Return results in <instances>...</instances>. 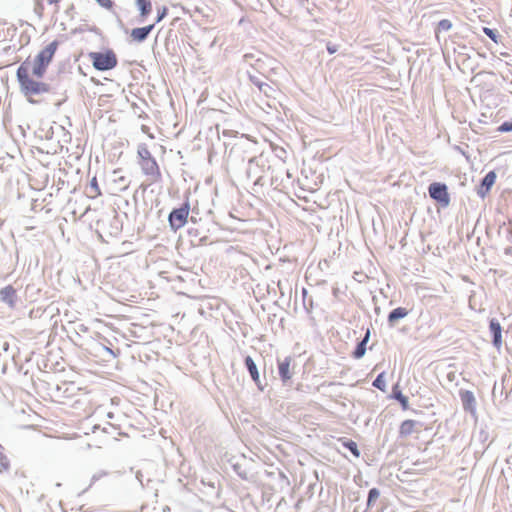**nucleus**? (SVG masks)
<instances>
[{"label":"nucleus","mask_w":512,"mask_h":512,"mask_svg":"<svg viewBox=\"0 0 512 512\" xmlns=\"http://www.w3.org/2000/svg\"><path fill=\"white\" fill-rule=\"evenodd\" d=\"M154 27L155 24H150L144 27L134 28L130 33V37L132 38L133 41L142 43L148 38L149 34L152 32Z\"/></svg>","instance_id":"4468645a"},{"label":"nucleus","mask_w":512,"mask_h":512,"mask_svg":"<svg viewBox=\"0 0 512 512\" xmlns=\"http://www.w3.org/2000/svg\"><path fill=\"white\" fill-rule=\"evenodd\" d=\"M100 348L103 349L104 351H106L109 355H111L113 358L116 357V353H114L113 350H111L110 348L104 346V345H100Z\"/></svg>","instance_id":"37998d69"},{"label":"nucleus","mask_w":512,"mask_h":512,"mask_svg":"<svg viewBox=\"0 0 512 512\" xmlns=\"http://www.w3.org/2000/svg\"><path fill=\"white\" fill-rule=\"evenodd\" d=\"M339 442L341 443L342 447L350 451L355 458L360 457L361 452L358 448L357 443L354 440L343 437L339 439Z\"/></svg>","instance_id":"aec40b11"},{"label":"nucleus","mask_w":512,"mask_h":512,"mask_svg":"<svg viewBox=\"0 0 512 512\" xmlns=\"http://www.w3.org/2000/svg\"><path fill=\"white\" fill-rule=\"evenodd\" d=\"M247 460L244 456H234L226 461V474L229 471V467L233 472L241 479H248V471L246 469Z\"/></svg>","instance_id":"6e6552de"},{"label":"nucleus","mask_w":512,"mask_h":512,"mask_svg":"<svg viewBox=\"0 0 512 512\" xmlns=\"http://www.w3.org/2000/svg\"><path fill=\"white\" fill-rule=\"evenodd\" d=\"M483 32L493 42L498 43L499 34H498V31L496 29H492V28H489V27H483Z\"/></svg>","instance_id":"c756f323"},{"label":"nucleus","mask_w":512,"mask_h":512,"mask_svg":"<svg viewBox=\"0 0 512 512\" xmlns=\"http://www.w3.org/2000/svg\"><path fill=\"white\" fill-rule=\"evenodd\" d=\"M260 180H261V177H258V178L256 179L255 183H259V182H260Z\"/></svg>","instance_id":"3c124183"},{"label":"nucleus","mask_w":512,"mask_h":512,"mask_svg":"<svg viewBox=\"0 0 512 512\" xmlns=\"http://www.w3.org/2000/svg\"><path fill=\"white\" fill-rule=\"evenodd\" d=\"M96 1L100 6L105 7V8H110L112 6L111 0H96Z\"/></svg>","instance_id":"4c0bfd02"},{"label":"nucleus","mask_w":512,"mask_h":512,"mask_svg":"<svg viewBox=\"0 0 512 512\" xmlns=\"http://www.w3.org/2000/svg\"><path fill=\"white\" fill-rule=\"evenodd\" d=\"M291 358L285 357L282 361L278 360V374L283 383L292 378L290 373Z\"/></svg>","instance_id":"dca6fc26"},{"label":"nucleus","mask_w":512,"mask_h":512,"mask_svg":"<svg viewBox=\"0 0 512 512\" xmlns=\"http://www.w3.org/2000/svg\"><path fill=\"white\" fill-rule=\"evenodd\" d=\"M250 79L253 82V84L256 85L259 88V90L265 94H268V90L272 89L269 84L260 81L257 77L251 76Z\"/></svg>","instance_id":"bb28decb"},{"label":"nucleus","mask_w":512,"mask_h":512,"mask_svg":"<svg viewBox=\"0 0 512 512\" xmlns=\"http://www.w3.org/2000/svg\"><path fill=\"white\" fill-rule=\"evenodd\" d=\"M0 300L10 308L15 307L17 301L16 290L12 285H7L0 290Z\"/></svg>","instance_id":"ddd939ff"},{"label":"nucleus","mask_w":512,"mask_h":512,"mask_svg":"<svg viewBox=\"0 0 512 512\" xmlns=\"http://www.w3.org/2000/svg\"><path fill=\"white\" fill-rule=\"evenodd\" d=\"M409 311L404 307H397L391 310L387 316V323L389 327H395L399 320L404 319Z\"/></svg>","instance_id":"2eb2a0df"},{"label":"nucleus","mask_w":512,"mask_h":512,"mask_svg":"<svg viewBox=\"0 0 512 512\" xmlns=\"http://www.w3.org/2000/svg\"><path fill=\"white\" fill-rule=\"evenodd\" d=\"M135 476H136V479L140 482L141 486L144 487L145 484H144V480H143L144 476H143L142 471L137 470Z\"/></svg>","instance_id":"58836bf2"},{"label":"nucleus","mask_w":512,"mask_h":512,"mask_svg":"<svg viewBox=\"0 0 512 512\" xmlns=\"http://www.w3.org/2000/svg\"><path fill=\"white\" fill-rule=\"evenodd\" d=\"M459 48L461 49V51L459 52L460 54L467 55L469 57V55L465 52V50L467 49L465 45L459 46Z\"/></svg>","instance_id":"a18cd8bd"},{"label":"nucleus","mask_w":512,"mask_h":512,"mask_svg":"<svg viewBox=\"0 0 512 512\" xmlns=\"http://www.w3.org/2000/svg\"><path fill=\"white\" fill-rule=\"evenodd\" d=\"M3 449H4L3 446L0 444V450H3Z\"/></svg>","instance_id":"5fc2aeb1"},{"label":"nucleus","mask_w":512,"mask_h":512,"mask_svg":"<svg viewBox=\"0 0 512 512\" xmlns=\"http://www.w3.org/2000/svg\"><path fill=\"white\" fill-rule=\"evenodd\" d=\"M86 194L90 198H96L97 196L101 195V190L98 185V181L96 177H93L89 184L86 186Z\"/></svg>","instance_id":"412c9836"},{"label":"nucleus","mask_w":512,"mask_h":512,"mask_svg":"<svg viewBox=\"0 0 512 512\" xmlns=\"http://www.w3.org/2000/svg\"><path fill=\"white\" fill-rule=\"evenodd\" d=\"M497 174L494 170L489 171L480 181L476 188L477 195L484 199L495 184Z\"/></svg>","instance_id":"1a4fd4ad"},{"label":"nucleus","mask_w":512,"mask_h":512,"mask_svg":"<svg viewBox=\"0 0 512 512\" xmlns=\"http://www.w3.org/2000/svg\"><path fill=\"white\" fill-rule=\"evenodd\" d=\"M244 364H245L247 371L250 374L251 379L257 385L258 389L260 391H263L264 387L266 386V383H264V384L262 383L257 365H256L255 361L253 360V358L249 355L246 356L244 359Z\"/></svg>","instance_id":"9d476101"},{"label":"nucleus","mask_w":512,"mask_h":512,"mask_svg":"<svg viewBox=\"0 0 512 512\" xmlns=\"http://www.w3.org/2000/svg\"><path fill=\"white\" fill-rule=\"evenodd\" d=\"M34 13L38 16L39 19H42L43 14H44L43 0H35Z\"/></svg>","instance_id":"7c9ffc66"},{"label":"nucleus","mask_w":512,"mask_h":512,"mask_svg":"<svg viewBox=\"0 0 512 512\" xmlns=\"http://www.w3.org/2000/svg\"><path fill=\"white\" fill-rule=\"evenodd\" d=\"M304 308H306V310L309 312L310 309L307 307L306 303L304 302Z\"/></svg>","instance_id":"8fccbe9b"},{"label":"nucleus","mask_w":512,"mask_h":512,"mask_svg":"<svg viewBox=\"0 0 512 512\" xmlns=\"http://www.w3.org/2000/svg\"><path fill=\"white\" fill-rule=\"evenodd\" d=\"M366 350L367 346L365 345L364 341H359L351 355L354 359H361L365 355Z\"/></svg>","instance_id":"b1692460"},{"label":"nucleus","mask_w":512,"mask_h":512,"mask_svg":"<svg viewBox=\"0 0 512 512\" xmlns=\"http://www.w3.org/2000/svg\"><path fill=\"white\" fill-rule=\"evenodd\" d=\"M107 475H108L107 471H104V470L97 471L96 473H94L92 475L89 487H91L93 484H95L97 481H99L100 479H102L103 477H105Z\"/></svg>","instance_id":"2f4dec72"},{"label":"nucleus","mask_w":512,"mask_h":512,"mask_svg":"<svg viewBox=\"0 0 512 512\" xmlns=\"http://www.w3.org/2000/svg\"><path fill=\"white\" fill-rule=\"evenodd\" d=\"M138 163L141 167L142 173L148 177L151 183H157L161 181L162 174L154 157L145 161H138Z\"/></svg>","instance_id":"0eeeda50"},{"label":"nucleus","mask_w":512,"mask_h":512,"mask_svg":"<svg viewBox=\"0 0 512 512\" xmlns=\"http://www.w3.org/2000/svg\"><path fill=\"white\" fill-rule=\"evenodd\" d=\"M49 4H54L55 5V8H54V13H58L59 12V6H58V3L61 1V0H46Z\"/></svg>","instance_id":"79ce46f5"},{"label":"nucleus","mask_w":512,"mask_h":512,"mask_svg":"<svg viewBox=\"0 0 512 512\" xmlns=\"http://www.w3.org/2000/svg\"><path fill=\"white\" fill-rule=\"evenodd\" d=\"M88 56L93 67L98 71L112 70L118 64L117 56L111 49H107L104 52H90Z\"/></svg>","instance_id":"7ed1b4c3"},{"label":"nucleus","mask_w":512,"mask_h":512,"mask_svg":"<svg viewBox=\"0 0 512 512\" xmlns=\"http://www.w3.org/2000/svg\"><path fill=\"white\" fill-rule=\"evenodd\" d=\"M137 154L139 161H145L153 157L145 143L138 145Z\"/></svg>","instance_id":"4be33fe9"},{"label":"nucleus","mask_w":512,"mask_h":512,"mask_svg":"<svg viewBox=\"0 0 512 512\" xmlns=\"http://www.w3.org/2000/svg\"><path fill=\"white\" fill-rule=\"evenodd\" d=\"M489 332L492 336V344L495 348L500 349L502 346V327L496 318H491L489 321Z\"/></svg>","instance_id":"9b49d317"},{"label":"nucleus","mask_w":512,"mask_h":512,"mask_svg":"<svg viewBox=\"0 0 512 512\" xmlns=\"http://www.w3.org/2000/svg\"><path fill=\"white\" fill-rule=\"evenodd\" d=\"M136 6L140 12V22H143L152 12L151 0H136Z\"/></svg>","instance_id":"6ab92c4d"},{"label":"nucleus","mask_w":512,"mask_h":512,"mask_svg":"<svg viewBox=\"0 0 512 512\" xmlns=\"http://www.w3.org/2000/svg\"><path fill=\"white\" fill-rule=\"evenodd\" d=\"M240 138V143H235L233 144L231 150H230V154H229V158L232 157V154L236 151L237 148H242L243 147V144L246 143V137H245V134L242 133L241 136L239 137Z\"/></svg>","instance_id":"473e14b6"},{"label":"nucleus","mask_w":512,"mask_h":512,"mask_svg":"<svg viewBox=\"0 0 512 512\" xmlns=\"http://www.w3.org/2000/svg\"><path fill=\"white\" fill-rule=\"evenodd\" d=\"M492 395H493L494 398L497 397V386H496V384L493 387Z\"/></svg>","instance_id":"49530a36"},{"label":"nucleus","mask_w":512,"mask_h":512,"mask_svg":"<svg viewBox=\"0 0 512 512\" xmlns=\"http://www.w3.org/2000/svg\"><path fill=\"white\" fill-rule=\"evenodd\" d=\"M452 28V22L449 19H442L438 22L436 33L441 31H449Z\"/></svg>","instance_id":"cd10ccee"},{"label":"nucleus","mask_w":512,"mask_h":512,"mask_svg":"<svg viewBox=\"0 0 512 512\" xmlns=\"http://www.w3.org/2000/svg\"><path fill=\"white\" fill-rule=\"evenodd\" d=\"M237 134H238V131H236L234 129H226V132H225L226 138L237 137Z\"/></svg>","instance_id":"ea45409f"},{"label":"nucleus","mask_w":512,"mask_h":512,"mask_svg":"<svg viewBox=\"0 0 512 512\" xmlns=\"http://www.w3.org/2000/svg\"><path fill=\"white\" fill-rule=\"evenodd\" d=\"M231 120H232L231 118H229V119H228V118H226V119H225V122L227 123V122H229V121H231Z\"/></svg>","instance_id":"864d4df0"},{"label":"nucleus","mask_w":512,"mask_h":512,"mask_svg":"<svg viewBox=\"0 0 512 512\" xmlns=\"http://www.w3.org/2000/svg\"><path fill=\"white\" fill-rule=\"evenodd\" d=\"M243 21H244V18L242 17V18L239 20V22H238V23H239V24H241V23H243Z\"/></svg>","instance_id":"603ef678"},{"label":"nucleus","mask_w":512,"mask_h":512,"mask_svg":"<svg viewBox=\"0 0 512 512\" xmlns=\"http://www.w3.org/2000/svg\"><path fill=\"white\" fill-rule=\"evenodd\" d=\"M58 46L59 42L54 40L36 55L31 71L33 77L37 79L43 78Z\"/></svg>","instance_id":"f03ea898"},{"label":"nucleus","mask_w":512,"mask_h":512,"mask_svg":"<svg viewBox=\"0 0 512 512\" xmlns=\"http://www.w3.org/2000/svg\"><path fill=\"white\" fill-rule=\"evenodd\" d=\"M226 104L232 109V113L226 111L225 115H230L233 118H237L241 116L240 111L237 108H233L232 105L226 100Z\"/></svg>","instance_id":"c9c22d12"},{"label":"nucleus","mask_w":512,"mask_h":512,"mask_svg":"<svg viewBox=\"0 0 512 512\" xmlns=\"http://www.w3.org/2000/svg\"><path fill=\"white\" fill-rule=\"evenodd\" d=\"M225 253L226 257L231 256L232 254L236 253V249L234 248V246L230 245L229 247H226Z\"/></svg>","instance_id":"a19ab883"},{"label":"nucleus","mask_w":512,"mask_h":512,"mask_svg":"<svg viewBox=\"0 0 512 512\" xmlns=\"http://www.w3.org/2000/svg\"><path fill=\"white\" fill-rule=\"evenodd\" d=\"M64 101H65V99H63V100H61V101H58V102H56V103H55V105H56L57 107H59V106H61V104H62Z\"/></svg>","instance_id":"de8ad7c7"},{"label":"nucleus","mask_w":512,"mask_h":512,"mask_svg":"<svg viewBox=\"0 0 512 512\" xmlns=\"http://www.w3.org/2000/svg\"><path fill=\"white\" fill-rule=\"evenodd\" d=\"M428 193L431 199L437 202L441 207H448L450 204V195L448 187L443 182H432L428 186Z\"/></svg>","instance_id":"20e7f679"},{"label":"nucleus","mask_w":512,"mask_h":512,"mask_svg":"<svg viewBox=\"0 0 512 512\" xmlns=\"http://www.w3.org/2000/svg\"><path fill=\"white\" fill-rule=\"evenodd\" d=\"M379 497H380L379 489L375 488V487L371 488L368 491V497H367V502H366L367 509H370Z\"/></svg>","instance_id":"5701e85b"},{"label":"nucleus","mask_w":512,"mask_h":512,"mask_svg":"<svg viewBox=\"0 0 512 512\" xmlns=\"http://www.w3.org/2000/svg\"><path fill=\"white\" fill-rule=\"evenodd\" d=\"M498 394H500V396H503L504 395V388L502 387L500 391H498Z\"/></svg>","instance_id":"09e8293b"},{"label":"nucleus","mask_w":512,"mask_h":512,"mask_svg":"<svg viewBox=\"0 0 512 512\" xmlns=\"http://www.w3.org/2000/svg\"><path fill=\"white\" fill-rule=\"evenodd\" d=\"M338 48L339 46L337 44H333L331 42H328L326 44V49H327V52L330 54V55H333L335 54L337 51H338Z\"/></svg>","instance_id":"e433bc0d"},{"label":"nucleus","mask_w":512,"mask_h":512,"mask_svg":"<svg viewBox=\"0 0 512 512\" xmlns=\"http://www.w3.org/2000/svg\"><path fill=\"white\" fill-rule=\"evenodd\" d=\"M416 426H421V423L411 419L404 420L399 427L400 437L406 438L411 435L414 432Z\"/></svg>","instance_id":"f3484780"},{"label":"nucleus","mask_w":512,"mask_h":512,"mask_svg":"<svg viewBox=\"0 0 512 512\" xmlns=\"http://www.w3.org/2000/svg\"><path fill=\"white\" fill-rule=\"evenodd\" d=\"M369 339H370V330L367 329L364 337L360 341H364L365 345L367 346Z\"/></svg>","instance_id":"c03bdc74"},{"label":"nucleus","mask_w":512,"mask_h":512,"mask_svg":"<svg viewBox=\"0 0 512 512\" xmlns=\"http://www.w3.org/2000/svg\"><path fill=\"white\" fill-rule=\"evenodd\" d=\"M245 220L242 218L235 216L232 212H229L228 216L226 217V243L232 242V241H238L237 237H229V234H241L245 232Z\"/></svg>","instance_id":"423d86ee"},{"label":"nucleus","mask_w":512,"mask_h":512,"mask_svg":"<svg viewBox=\"0 0 512 512\" xmlns=\"http://www.w3.org/2000/svg\"><path fill=\"white\" fill-rule=\"evenodd\" d=\"M16 77L20 92L30 104H39L40 100L34 97L51 91L50 84L39 81L37 78L34 79L33 76L30 75V62L28 59L22 62L18 67Z\"/></svg>","instance_id":"f257e3e1"},{"label":"nucleus","mask_w":512,"mask_h":512,"mask_svg":"<svg viewBox=\"0 0 512 512\" xmlns=\"http://www.w3.org/2000/svg\"><path fill=\"white\" fill-rule=\"evenodd\" d=\"M122 230V222L119 220V217L116 212H114L112 222H111V231L110 235H118Z\"/></svg>","instance_id":"a878e982"},{"label":"nucleus","mask_w":512,"mask_h":512,"mask_svg":"<svg viewBox=\"0 0 512 512\" xmlns=\"http://www.w3.org/2000/svg\"><path fill=\"white\" fill-rule=\"evenodd\" d=\"M167 13H168V8L166 6H162V7L158 8L157 18H156L155 22L159 23L160 21H162L167 16Z\"/></svg>","instance_id":"72a5a7b5"},{"label":"nucleus","mask_w":512,"mask_h":512,"mask_svg":"<svg viewBox=\"0 0 512 512\" xmlns=\"http://www.w3.org/2000/svg\"><path fill=\"white\" fill-rule=\"evenodd\" d=\"M459 397L461 399L463 409L466 412L474 413L476 410V399L473 392L461 389L459 391Z\"/></svg>","instance_id":"f8f14e48"},{"label":"nucleus","mask_w":512,"mask_h":512,"mask_svg":"<svg viewBox=\"0 0 512 512\" xmlns=\"http://www.w3.org/2000/svg\"><path fill=\"white\" fill-rule=\"evenodd\" d=\"M189 210V203L186 202L182 204L179 208H174L169 213L168 222L173 230L176 231L177 229L183 227L186 224L189 215Z\"/></svg>","instance_id":"39448f33"},{"label":"nucleus","mask_w":512,"mask_h":512,"mask_svg":"<svg viewBox=\"0 0 512 512\" xmlns=\"http://www.w3.org/2000/svg\"><path fill=\"white\" fill-rule=\"evenodd\" d=\"M391 397L400 403L403 410L409 409V399L402 393L398 383L393 385Z\"/></svg>","instance_id":"a211bd4d"},{"label":"nucleus","mask_w":512,"mask_h":512,"mask_svg":"<svg viewBox=\"0 0 512 512\" xmlns=\"http://www.w3.org/2000/svg\"><path fill=\"white\" fill-rule=\"evenodd\" d=\"M498 131L507 133L512 131V121H504L499 127Z\"/></svg>","instance_id":"f704fd0d"},{"label":"nucleus","mask_w":512,"mask_h":512,"mask_svg":"<svg viewBox=\"0 0 512 512\" xmlns=\"http://www.w3.org/2000/svg\"><path fill=\"white\" fill-rule=\"evenodd\" d=\"M372 386L379 389L382 392L386 391V380H385V372H381L377 375V377L372 382Z\"/></svg>","instance_id":"393cba45"},{"label":"nucleus","mask_w":512,"mask_h":512,"mask_svg":"<svg viewBox=\"0 0 512 512\" xmlns=\"http://www.w3.org/2000/svg\"><path fill=\"white\" fill-rule=\"evenodd\" d=\"M10 468V461L8 457L0 450V472L8 471Z\"/></svg>","instance_id":"c85d7f7f"}]
</instances>
